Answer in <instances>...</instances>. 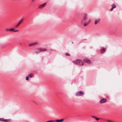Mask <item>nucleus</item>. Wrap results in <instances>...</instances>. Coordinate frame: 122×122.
<instances>
[{
  "mask_svg": "<svg viewBox=\"0 0 122 122\" xmlns=\"http://www.w3.org/2000/svg\"><path fill=\"white\" fill-rule=\"evenodd\" d=\"M73 62L74 64H76L79 65H81L82 66L83 64V62L81 60H77L74 61H73Z\"/></svg>",
  "mask_w": 122,
  "mask_h": 122,
  "instance_id": "1",
  "label": "nucleus"
},
{
  "mask_svg": "<svg viewBox=\"0 0 122 122\" xmlns=\"http://www.w3.org/2000/svg\"><path fill=\"white\" fill-rule=\"evenodd\" d=\"M47 50L46 49H41L40 48H37L36 49L35 51V53L36 54H38L42 51H46Z\"/></svg>",
  "mask_w": 122,
  "mask_h": 122,
  "instance_id": "2",
  "label": "nucleus"
},
{
  "mask_svg": "<svg viewBox=\"0 0 122 122\" xmlns=\"http://www.w3.org/2000/svg\"><path fill=\"white\" fill-rule=\"evenodd\" d=\"M84 94V93L83 92L79 91L77 92L76 93L75 95L76 96L78 97L82 96Z\"/></svg>",
  "mask_w": 122,
  "mask_h": 122,
  "instance_id": "3",
  "label": "nucleus"
},
{
  "mask_svg": "<svg viewBox=\"0 0 122 122\" xmlns=\"http://www.w3.org/2000/svg\"><path fill=\"white\" fill-rule=\"evenodd\" d=\"M111 6L112 7L110 10V11H112L116 7V5L114 4L112 5Z\"/></svg>",
  "mask_w": 122,
  "mask_h": 122,
  "instance_id": "4",
  "label": "nucleus"
},
{
  "mask_svg": "<svg viewBox=\"0 0 122 122\" xmlns=\"http://www.w3.org/2000/svg\"><path fill=\"white\" fill-rule=\"evenodd\" d=\"M107 101V100L105 99H102L100 101V102L101 103H104L106 102Z\"/></svg>",
  "mask_w": 122,
  "mask_h": 122,
  "instance_id": "5",
  "label": "nucleus"
},
{
  "mask_svg": "<svg viewBox=\"0 0 122 122\" xmlns=\"http://www.w3.org/2000/svg\"><path fill=\"white\" fill-rule=\"evenodd\" d=\"M83 61L84 62H86L88 64H90L91 63L90 61L89 60L86 59H84Z\"/></svg>",
  "mask_w": 122,
  "mask_h": 122,
  "instance_id": "6",
  "label": "nucleus"
},
{
  "mask_svg": "<svg viewBox=\"0 0 122 122\" xmlns=\"http://www.w3.org/2000/svg\"><path fill=\"white\" fill-rule=\"evenodd\" d=\"M85 16L83 17V19L81 20V21L82 22H83V20L85 21L87 20L86 16L87 15V14H85Z\"/></svg>",
  "mask_w": 122,
  "mask_h": 122,
  "instance_id": "7",
  "label": "nucleus"
},
{
  "mask_svg": "<svg viewBox=\"0 0 122 122\" xmlns=\"http://www.w3.org/2000/svg\"><path fill=\"white\" fill-rule=\"evenodd\" d=\"M46 4V3H45L40 6L39 7L41 8L45 6Z\"/></svg>",
  "mask_w": 122,
  "mask_h": 122,
  "instance_id": "8",
  "label": "nucleus"
},
{
  "mask_svg": "<svg viewBox=\"0 0 122 122\" xmlns=\"http://www.w3.org/2000/svg\"><path fill=\"white\" fill-rule=\"evenodd\" d=\"M23 19H22L17 24V25L15 26V27H17L18 26H19L20 24L21 23V22L23 20Z\"/></svg>",
  "mask_w": 122,
  "mask_h": 122,
  "instance_id": "9",
  "label": "nucleus"
},
{
  "mask_svg": "<svg viewBox=\"0 0 122 122\" xmlns=\"http://www.w3.org/2000/svg\"><path fill=\"white\" fill-rule=\"evenodd\" d=\"M37 44V42H35L33 43H31L29 45V46H31L35 45Z\"/></svg>",
  "mask_w": 122,
  "mask_h": 122,
  "instance_id": "10",
  "label": "nucleus"
},
{
  "mask_svg": "<svg viewBox=\"0 0 122 122\" xmlns=\"http://www.w3.org/2000/svg\"><path fill=\"white\" fill-rule=\"evenodd\" d=\"M64 120L63 119H61L60 120H56L55 121L56 122H61Z\"/></svg>",
  "mask_w": 122,
  "mask_h": 122,
  "instance_id": "11",
  "label": "nucleus"
},
{
  "mask_svg": "<svg viewBox=\"0 0 122 122\" xmlns=\"http://www.w3.org/2000/svg\"><path fill=\"white\" fill-rule=\"evenodd\" d=\"M100 20V19H98V20H96L95 22V24L96 25L97 24L99 21Z\"/></svg>",
  "mask_w": 122,
  "mask_h": 122,
  "instance_id": "12",
  "label": "nucleus"
},
{
  "mask_svg": "<svg viewBox=\"0 0 122 122\" xmlns=\"http://www.w3.org/2000/svg\"><path fill=\"white\" fill-rule=\"evenodd\" d=\"M106 49L105 48H102L101 49V51L102 52H105L106 51Z\"/></svg>",
  "mask_w": 122,
  "mask_h": 122,
  "instance_id": "13",
  "label": "nucleus"
},
{
  "mask_svg": "<svg viewBox=\"0 0 122 122\" xmlns=\"http://www.w3.org/2000/svg\"><path fill=\"white\" fill-rule=\"evenodd\" d=\"M92 117L95 118L96 120H97V121H98L99 120V118L97 117H96L95 116H92Z\"/></svg>",
  "mask_w": 122,
  "mask_h": 122,
  "instance_id": "14",
  "label": "nucleus"
},
{
  "mask_svg": "<svg viewBox=\"0 0 122 122\" xmlns=\"http://www.w3.org/2000/svg\"><path fill=\"white\" fill-rule=\"evenodd\" d=\"M33 74H30L28 75L29 76L30 78H31L33 76Z\"/></svg>",
  "mask_w": 122,
  "mask_h": 122,
  "instance_id": "15",
  "label": "nucleus"
},
{
  "mask_svg": "<svg viewBox=\"0 0 122 122\" xmlns=\"http://www.w3.org/2000/svg\"><path fill=\"white\" fill-rule=\"evenodd\" d=\"M14 30L15 29L14 28H11L9 29V30L10 31H14Z\"/></svg>",
  "mask_w": 122,
  "mask_h": 122,
  "instance_id": "16",
  "label": "nucleus"
},
{
  "mask_svg": "<svg viewBox=\"0 0 122 122\" xmlns=\"http://www.w3.org/2000/svg\"><path fill=\"white\" fill-rule=\"evenodd\" d=\"M88 24V22H87L85 23L84 24V26H86Z\"/></svg>",
  "mask_w": 122,
  "mask_h": 122,
  "instance_id": "17",
  "label": "nucleus"
},
{
  "mask_svg": "<svg viewBox=\"0 0 122 122\" xmlns=\"http://www.w3.org/2000/svg\"><path fill=\"white\" fill-rule=\"evenodd\" d=\"M4 118H0V121H1L4 122Z\"/></svg>",
  "mask_w": 122,
  "mask_h": 122,
  "instance_id": "18",
  "label": "nucleus"
},
{
  "mask_svg": "<svg viewBox=\"0 0 122 122\" xmlns=\"http://www.w3.org/2000/svg\"><path fill=\"white\" fill-rule=\"evenodd\" d=\"M29 77L28 76H27L26 77V80H29Z\"/></svg>",
  "mask_w": 122,
  "mask_h": 122,
  "instance_id": "19",
  "label": "nucleus"
},
{
  "mask_svg": "<svg viewBox=\"0 0 122 122\" xmlns=\"http://www.w3.org/2000/svg\"><path fill=\"white\" fill-rule=\"evenodd\" d=\"M54 122V121L53 120H50V121H48L46 122Z\"/></svg>",
  "mask_w": 122,
  "mask_h": 122,
  "instance_id": "20",
  "label": "nucleus"
},
{
  "mask_svg": "<svg viewBox=\"0 0 122 122\" xmlns=\"http://www.w3.org/2000/svg\"><path fill=\"white\" fill-rule=\"evenodd\" d=\"M65 55L66 56H69V54L68 53H65Z\"/></svg>",
  "mask_w": 122,
  "mask_h": 122,
  "instance_id": "21",
  "label": "nucleus"
},
{
  "mask_svg": "<svg viewBox=\"0 0 122 122\" xmlns=\"http://www.w3.org/2000/svg\"><path fill=\"white\" fill-rule=\"evenodd\" d=\"M7 121H8V120L7 119L4 120V122H8Z\"/></svg>",
  "mask_w": 122,
  "mask_h": 122,
  "instance_id": "22",
  "label": "nucleus"
},
{
  "mask_svg": "<svg viewBox=\"0 0 122 122\" xmlns=\"http://www.w3.org/2000/svg\"><path fill=\"white\" fill-rule=\"evenodd\" d=\"M5 30H6V31H8V30H9V29L7 28H6V29H5Z\"/></svg>",
  "mask_w": 122,
  "mask_h": 122,
  "instance_id": "23",
  "label": "nucleus"
},
{
  "mask_svg": "<svg viewBox=\"0 0 122 122\" xmlns=\"http://www.w3.org/2000/svg\"><path fill=\"white\" fill-rule=\"evenodd\" d=\"M107 121L109 122H112V121L110 120H108Z\"/></svg>",
  "mask_w": 122,
  "mask_h": 122,
  "instance_id": "24",
  "label": "nucleus"
},
{
  "mask_svg": "<svg viewBox=\"0 0 122 122\" xmlns=\"http://www.w3.org/2000/svg\"><path fill=\"white\" fill-rule=\"evenodd\" d=\"M18 31V30H15V31H14V32H16V31Z\"/></svg>",
  "mask_w": 122,
  "mask_h": 122,
  "instance_id": "25",
  "label": "nucleus"
},
{
  "mask_svg": "<svg viewBox=\"0 0 122 122\" xmlns=\"http://www.w3.org/2000/svg\"><path fill=\"white\" fill-rule=\"evenodd\" d=\"M90 21V20H89L88 22H88V23H89V22Z\"/></svg>",
  "mask_w": 122,
  "mask_h": 122,
  "instance_id": "26",
  "label": "nucleus"
},
{
  "mask_svg": "<svg viewBox=\"0 0 122 122\" xmlns=\"http://www.w3.org/2000/svg\"><path fill=\"white\" fill-rule=\"evenodd\" d=\"M72 43H73V42H72Z\"/></svg>",
  "mask_w": 122,
  "mask_h": 122,
  "instance_id": "27",
  "label": "nucleus"
},
{
  "mask_svg": "<svg viewBox=\"0 0 122 122\" xmlns=\"http://www.w3.org/2000/svg\"><path fill=\"white\" fill-rule=\"evenodd\" d=\"M32 0V1H34V0Z\"/></svg>",
  "mask_w": 122,
  "mask_h": 122,
  "instance_id": "28",
  "label": "nucleus"
}]
</instances>
